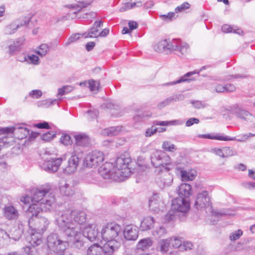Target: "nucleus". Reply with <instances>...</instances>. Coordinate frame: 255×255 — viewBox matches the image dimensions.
<instances>
[{
  "label": "nucleus",
  "instance_id": "obj_39",
  "mask_svg": "<svg viewBox=\"0 0 255 255\" xmlns=\"http://www.w3.org/2000/svg\"><path fill=\"white\" fill-rule=\"evenodd\" d=\"M222 30L225 33L234 32L240 35L243 33L242 29L240 28H236V27L234 28L228 24H224L223 25L222 27Z\"/></svg>",
  "mask_w": 255,
  "mask_h": 255
},
{
  "label": "nucleus",
  "instance_id": "obj_35",
  "mask_svg": "<svg viewBox=\"0 0 255 255\" xmlns=\"http://www.w3.org/2000/svg\"><path fill=\"white\" fill-rule=\"evenodd\" d=\"M154 124L158 126H179L181 125L184 123L183 121L180 120H175L170 121H154Z\"/></svg>",
  "mask_w": 255,
  "mask_h": 255
},
{
  "label": "nucleus",
  "instance_id": "obj_47",
  "mask_svg": "<svg viewBox=\"0 0 255 255\" xmlns=\"http://www.w3.org/2000/svg\"><path fill=\"white\" fill-rule=\"evenodd\" d=\"M82 37H84V35H83V34L81 33H75L71 35L67 42L65 43V45L67 46L72 43L77 41Z\"/></svg>",
  "mask_w": 255,
  "mask_h": 255
},
{
  "label": "nucleus",
  "instance_id": "obj_51",
  "mask_svg": "<svg viewBox=\"0 0 255 255\" xmlns=\"http://www.w3.org/2000/svg\"><path fill=\"white\" fill-rule=\"evenodd\" d=\"M60 142L65 145L71 144L72 141L71 137L68 134H64L61 136L60 139Z\"/></svg>",
  "mask_w": 255,
  "mask_h": 255
},
{
  "label": "nucleus",
  "instance_id": "obj_55",
  "mask_svg": "<svg viewBox=\"0 0 255 255\" xmlns=\"http://www.w3.org/2000/svg\"><path fill=\"white\" fill-rule=\"evenodd\" d=\"M175 15V12H168L167 14L161 15L160 16V17L163 20L170 21L174 17Z\"/></svg>",
  "mask_w": 255,
  "mask_h": 255
},
{
  "label": "nucleus",
  "instance_id": "obj_46",
  "mask_svg": "<svg viewBox=\"0 0 255 255\" xmlns=\"http://www.w3.org/2000/svg\"><path fill=\"white\" fill-rule=\"evenodd\" d=\"M74 90V87L71 85L64 86L58 89L57 96L66 95L71 92Z\"/></svg>",
  "mask_w": 255,
  "mask_h": 255
},
{
  "label": "nucleus",
  "instance_id": "obj_42",
  "mask_svg": "<svg viewBox=\"0 0 255 255\" xmlns=\"http://www.w3.org/2000/svg\"><path fill=\"white\" fill-rule=\"evenodd\" d=\"M23 61L26 62L28 64L38 65L40 63L39 57L33 54L28 55L24 57Z\"/></svg>",
  "mask_w": 255,
  "mask_h": 255
},
{
  "label": "nucleus",
  "instance_id": "obj_27",
  "mask_svg": "<svg viewBox=\"0 0 255 255\" xmlns=\"http://www.w3.org/2000/svg\"><path fill=\"white\" fill-rule=\"evenodd\" d=\"M152 244L153 241L151 238H144L138 241L136 245V248L137 250L144 251L148 249L152 245Z\"/></svg>",
  "mask_w": 255,
  "mask_h": 255
},
{
  "label": "nucleus",
  "instance_id": "obj_56",
  "mask_svg": "<svg viewBox=\"0 0 255 255\" xmlns=\"http://www.w3.org/2000/svg\"><path fill=\"white\" fill-rule=\"evenodd\" d=\"M24 252L27 254V255H35L36 253V250L33 247H30L29 246H26L23 248Z\"/></svg>",
  "mask_w": 255,
  "mask_h": 255
},
{
  "label": "nucleus",
  "instance_id": "obj_16",
  "mask_svg": "<svg viewBox=\"0 0 255 255\" xmlns=\"http://www.w3.org/2000/svg\"><path fill=\"white\" fill-rule=\"evenodd\" d=\"M123 235L125 239L128 241H135L138 236V231L135 226L127 225L123 231Z\"/></svg>",
  "mask_w": 255,
  "mask_h": 255
},
{
  "label": "nucleus",
  "instance_id": "obj_37",
  "mask_svg": "<svg viewBox=\"0 0 255 255\" xmlns=\"http://www.w3.org/2000/svg\"><path fill=\"white\" fill-rule=\"evenodd\" d=\"M24 39L23 38H18L12 44L9 46V49L10 53L19 50L24 43Z\"/></svg>",
  "mask_w": 255,
  "mask_h": 255
},
{
  "label": "nucleus",
  "instance_id": "obj_58",
  "mask_svg": "<svg viewBox=\"0 0 255 255\" xmlns=\"http://www.w3.org/2000/svg\"><path fill=\"white\" fill-rule=\"evenodd\" d=\"M157 132V128L152 126L150 128H148L146 129L145 132V136L146 137H150L153 135Z\"/></svg>",
  "mask_w": 255,
  "mask_h": 255
},
{
  "label": "nucleus",
  "instance_id": "obj_2",
  "mask_svg": "<svg viewBox=\"0 0 255 255\" xmlns=\"http://www.w3.org/2000/svg\"><path fill=\"white\" fill-rule=\"evenodd\" d=\"M52 190L49 183H46L34 189L32 192L31 204L26 210L29 213L34 214L40 212L50 211L55 203V197L49 193Z\"/></svg>",
  "mask_w": 255,
  "mask_h": 255
},
{
  "label": "nucleus",
  "instance_id": "obj_48",
  "mask_svg": "<svg viewBox=\"0 0 255 255\" xmlns=\"http://www.w3.org/2000/svg\"><path fill=\"white\" fill-rule=\"evenodd\" d=\"M224 158L233 156L236 154V152L233 148L229 147H223Z\"/></svg>",
  "mask_w": 255,
  "mask_h": 255
},
{
  "label": "nucleus",
  "instance_id": "obj_19",
  "mask_svg": "<svg viewBox=\"0 0 255 255\" xmlns=\"http://www.w3.org/2000/svg\"><path fill=\"white\" fill-rule=\"evenodd\" d=\"M3 215L8 220H16L19 215L18 210L11 205H6L3 208Z\"/></svg>",
  "mask_w": 255,
  "mask_h": 255
},
{
  "label": "nucleus",
  "instance_id": "obj_33",
  "mask_svg": "<svg viewBox=\"0 0 255 255\" xmlns=\"http://www.w3.org/2000/svg\"><path fill=\"white\" fill-rule=\"evenodd\" d=\"M81 86H86L90 89L91 91L95 92L98 90L99 83L98 81L90 80L80 83Z\"/></svg>",
  "mask_w": 255,
  "mask_h": 255
},
{
  "label": "nucleus",
  "instance_id": "obj_29",
  "mask_svg": "<svg viewBox=\"0 0 255 255\" xmlns=\"http://www.w3.org/2000/svg\"><path fill=\"white\" fill-rule=\"evenodd\" d=\"M200 71L198 70H194L192 72H188L187 73L185 74L183 76L181 77L178 80H177L176 81L172 82H169V83H164L162 85L163 86H170V85H174L176 84L180 83L181 82H185L188 81V79H187V77H189L195 74H199Z\"/></svg>",
  "mask_w": 255,
  "mask_h": 255
},
{
  "label": "nucleus",
  "instance_id": "obj_30",
  "mask_svg": "<svg viewBox=\"0 0 255 255\" xmlns=\"http://www.w3.org/2000/svg\"><path fill=\"white\" fill-rule=\"evenodd\" d=\"M104 253V247L102 248L98 244H94L90 246L87 250V255H101Z\"/></svg>",
  "mask_w": 255,
  "mask_h": 255
},
{
  "label": "nucleus",
  "instance_id": "obj_41",
  "mask_svg": "<svg viewBox=\"0 0 255 255\" xmlns=\"http://www.w3.org/2000/svg\"><path fill=\"white\" fill-rule=\"evenodd\" d=\"M166 234L167 230L163 226L156 227L152 231L153 236L158 238L163 237L166 235Z\"/></svg>",
  "mask_w": 255,
  "mask_h": 255
},
{
  "label": "nucleus",
  "instance_id": "obj_10",
  "mask_svg": "<svg viewBox=\"0 0 255 255\" xmlns=\"http://www.w3.org/2000/svg\"><path fill=\"white\" fill-rule=\"evenodd\" d=\"M170 170L161 169H156L157 173V182L162 188H165L171 185L173 182L172 175L169 173Z\"/></svg>",
  "mask_w": 255,
  "mask_h": 255
},
{
  "label": "nucleus",
  "instance_id": "obj_20",
  "mask_svg": "<svg viewBox=\"0 0 255 255\" xmlns=\"http://www.w3.org/2000/svg\"><path fill=\"white\" fill-rule=\"evenodd\" d=\"M0 131L3 133L11 134L14 132H20L22 133V135L19 137V138H23L26 137L29 134V130L27 128L22 127H6L2 128L0 129Z\"/></svg>",
  "mask_w": 255,
  "mask_h": 255
},
{
  "label": "nucleus",
  "instance_id": "obj_45",
  "mask_svg": "<svg viewBox=\"0 0 255 255\" xmlns=\"http://www.w3.org/2000/svg\"><path fill=\"white\" fill-rule=\"evenodd\" d=\"M162 148L164 150L169 152H174L176 150L175 145L168 141H164L162 144Z\"/></svg>",
  "mask_w": 255,
  "mask_h": 255
},
{
  "label": "nucleus",
  "instance_id": "obj_8",
  "mask_svg": "<svg viewBox=\"0 0 255 255\" xmlns=\"http://www.w3.org/2000/svg\"><path fill=\"white\" fill-rule=\"evenodd\" d=\"M67 240H61L57 234H52L47 238V246L48 248L57 254L62 253L68 246V243L73 244L68 241V236Z\"/></svg>",
  "mask_w": 255,
  "mask_h": 255
},
{
  "label": "nucleus",
  "instance_id": "obj_4",
  "mask_svg": "<svg viewBox=\"0 0 255 255\" xmlns=\"http://www.w3.org/2000/svg\"><path fill=\"white\" fill-rule=\"evenodd\" d=\"M153 48L159 53L178 51L182 55H186L189 51L188 44L179 39H173L171 41L166 39L161 40L154 45Z\"/></svg>",
  "mask_w": 255,
  "mask_h": 255
},
{
  "label": "nucleus",
  "instance_id": "obj_49",
  "mask_svg": "<svg viewBox=\"0 0 255 255\" xmlns=\"http://www.w3.org/2000/svg\"><path fill=\"white\" fill-rule=\"evenodd\" d=\"M190 7V4L187 2H184L181 5L177 6L175 8V12L178 13L185 11V10L189 8Z\"/></svg>",
  "mask_w": 255,
  "mask_h": 255
},
{
  "label": "nucleus",
  "instance_id": "obj_22",
  "mask_svg": "<svg viewBox=\"0 0 255 255\" xmlns=\"http://www.w3.org/2000/svg\"><path fill=\"white\" fill-rule=\"evenodd\" d=\"M178 194L179 197L188 199L192 194V188L189 184L182 183L178 187Z\"/></svg>",
  "mask_w": 255,
  "mask_h": 255
},
{
  "label": "nucleus",
  "instance_id": "obj_31",
  "mask_svg": "<svg viewBox=\"0 0 255 255\" xmlns=\"http://www.w3.org/2000/svg\"><path fill=\"white\" fill-rule=\"evenodd\" d=\"M181 177L182 181H192L196 176V172L195 170H191L186 171L181 170L180 171Z\"/></svg>",
  "mask_w": 255,
  "mask_h": 255
},
{
  "label": "nucleus",
  "instance_id": "obj_40",
  "mask_svg": "<svg viewBox=\"0 0 255 255\" xmlns=\"http://www.w3.org/2000/svg\"><path fill=\"white\" fill-rule=\"evenodd\" d=\"M237 116L242 120L248 121L251 120L252 115L247 111L240 110L237 112Z\"/></svg>",
  "mask_w": 255,
  "mask_h": 255
},
{
  "label": "nucleus",
  "instance_id": "obj_54",
  "mask_svg": "<svg viewBox=\"0 0 255 255\" xmlns=\"http://www.w3.org/2000/svg\"><path fill=\"white\" fill-rule=\"evenodd\" d=\"M22 234V231L19 228L15 229L11 238L15 241L18 240Z\"/></svg>",
  "mask_w": 255,
  "mask_h": 255
},
{
  "label": "nucleus",
  "instance_id": "obj_6",
  "mask_svg": "<svg viewBox=\"0 0 255 255\" xmlns=\"http://www.w3.org/2000/svg\"><path fill=\"white\" fill-rule=\"evenodd\" d=\"M130 162L131 158L128 154H122L117 158L114 167L119 180H124L129 176L128 165Z\"/></svg>",
  "mask_w": 255,
  "mask_h": 255
},
{
  "label": "nucleus",
  "instance_id": "obj_7",
  "mask_svg": "<svg viewBox=\"0 0 255 255\" xmlns=\"http://www.w3.org/2000/svg\"><path fill=\"white\" fill-rule=\"evenodd\" d=\"M26 213L29 218L28 225L32 231L42 233L47 229L49 222L45 217H38V215L39 213H36L34 214L32 213H29L26 211Z\"/></svg>",
  "mask_w": 255,
  "mask_h": 255
},
{
  "label": "nucleus",
  "instance_id": "obj_17",
  "mask_svg": "<svg viewBox=\"0 0 255 255\" xmlns=\"http://www.w3.org/2000/svg\"><path fill=\"white\" fill-rule=\"evenodd\" d=\"M83 240L85 238H87L89 241H94L98 235V229L95 225H89L84 228L83 234ZM84 241H83V243Z\"/></svg>",
  "mask_w": 255,
  "mask_h": 255
},
{
  "label": "nucleus",
  "instance_id": "obj_18",
  "mask_svg": "<svg viewBox=\"0 0 255 255\" xmlns=\"http://www.w3.org/2000/svg\"><path fill=\"white\" fill-rule=\"evenodd\" d=\"M59 190L61 194L65 196H70L74 193V186L63 179L59 182Z\"/></svg>",
  "mask_w": 255,
  "mask_h": 255
},
{
  "label": "nucleus",
  "instance_id": "obj_11",
  "mask_svg": "<svg viewBox=\"0 0 255 255\" xmlns=\"http://www.w3.org/2000/svg\"><path fill=\"white\" fill-rule=\"evenodd\" d=\"M99 174L105 179L119 180L114 166L110 162H106L102 164L98 169Z\"/></svg>",
  "mask_w": 255,
  "mask_h": 255
},
{
  "label": "nucleus",
  "instance_id": "obj_57",
  "mask_svg": "<svg viewBox=\"0 0 255 255\" xmlns=\"http://www.w3.org/2000/svg\"><path fill=\"white\" fill-rule=\"evenodd\" d=\"M169 98V100L168 101H170L171 103L182 101L184 99V96L182 94H177L175 95H173Z\"/></svg>",
  "mask_w": 255,
  "mask_h": 255
},
{
  "label": "nucleus",
  "instance_id": "obj_60",
  "mask_svg": "<svg viewBox=\"0 0 255 255\" xmlns=\"http://www.w3.org/2000/svg\"><path fill=\"white\" fill-rule=\"evenodd\" d=\"M199 123V119L195 118H191L189 119L186 123V127H190L193 124H198Z\"/></svg>",
  "mask_w": 255,
  "mask_h": 255
},
{
  "label": "nucleus",
  "instance_id": "obj_43",
  "mask_svg": "<svg viewBox=\"0 0 255 255\" xmlns=\"http://www.w3.org/2000/svg\"><path fill=\"white\" fill-rule=\"evenodd\" d=\"M170 242V245L174 248H178L180 250V246L182 244V238L179 237H173L169 239Z\"/></svg>",
  "mask_w": 255,
  "mask_h": 255
},
{
  "label": "nucleus",
  "instance_id": "obj_12",
  "mask_svg": "<svg viewBox=\"0 0 255 255\" xmlns=\"http://www.w3.org/2000/svg\"><path fill=\"white\" fill-rule=\"evenodd\" d=\"M62 162L61 158H46L41 165V168L49 173L57 172Z\"/></svg>",
  "mask_w": 255,
  "mask_h": 255
},
{
  "label": "nucleus",
  "instance_id": "obj_24",
  "mask_svg": "<svg viewBox=\"0 0 255 255\" xmlns=\"http://www.w3.org/2000/svg\"><path fill=\"white\" fill-rule=\"evenodd\" d=\"M75 144L81 146H88L90 142L89 136L84 133H81L74 135Z\"/></svg>",
  "mask_w": 255,
  "mask_h": 255
},
{
  "label": "nucleus",
  "instance_id": "obj_23",
  "mask_svg": "<svg viewBox=\"0 0 255 255\" xmlns=\"http://www.w3.org/2000/svg\"><path fill=\"white\" fill-rule=\"evenodd\" d=\"M103 26L102 21H96L95 22L93 26L89 30L88 33H83L85 38L97 37L98 36V32L99 31V28Z\"/></svg>",
  "mask_w": 255,
  "mask_h": 255
},
{
  "label": "nucleus",
  "instance_id": "obj_61",
  "mask_svg": "<svg viewBox=\"0 0 255 255\" xmlns=\"http://www.w3.org/2000/svg\"><path fill=\"white\" fill-rule=\"evenodd\" d=\"M212 152L216 155L224 158L223 147L221 148H215L212 149Z\"/></svg>",
  "mask_w": 255,
  "mask_h": 255
},
{
  "label": "nucleus",
  "instance_id": "obj_9",
  "mask_svg": "<svg viewBox=\"0 0 255 255\" xmlns=\"http://www.w3.org/2000/svg\"><path fill=\"white\" fill-rule=\"evenodd\" d=\"M104 159L105 155L103 152L94 150L86 155L84 164L89 168H95L104 161Z\"/></svg>",
  "mask_w": 255,
  "mask_h": 255
},
{
  "label": "nucleus",
  "instance_id": "obj_52",
  "mask_svg": "<svg viewBox=\"0 0 255 255\" xmlns=\"http://www.w3.org/2000/svg\"><path fill=\"white\" fill-rule=\"evenodd\" d=\"M193 244L191 242L189 241L182 242L181 246L180 248V251L183 252L184 251L190 250L192 249Z\"/></svg>",
  "mask_w": 255,
  "mask_h": 255
},
{
  "label": "nucleus",
  "instance_id": "obj_3",
  "mask_svg": "<svg viewBox=\"0 0 255 255\" xmlns=\"http://www.w3.org/2000/svg\"><path fill=\"white\" fill-rule=\"evenodd\" d=\"M122 229L120 225L115 223H110L103 226L101 231L102 239L107 241L104 245V253L108 255L117 251L121 245Z\"/></svg>",
  "mask_w": 255,
  "mask_h": 255
},
{
  "label": "nucleus",
  "instance_id": "obj_21",
  "mask_svg": "<svg viewBox=\"0 0 255 255\" xmlns=\"http://www.w3.org/2000/svg\"><path fill=\"white\" fill-rule=\"evenodd\" d=\"M79 158L76 155H72L68 159V165L64 169V173L68 174L74 173L79 164Z\"/></svg>",
  "mask_w": 255,
  "mask_h": 255
},
{
  "label": "nucleus",
  "instance_id": "obj_32",
  "mask_svg": "<svg viewBox=\"0 0 255 255\" xmlns=\"http://www.w3.org/2000/svg\"><path fill=\"white\" fill-rule=\"evenodd\" d=\"M122 130L121 127H112L105 128L101 131L103 135L113 136L117 135Z\"/></svg>",
  "mask_w": 255,
  "mask_h": 255
},
{
  "label": "nucleus",
  "instance_id": "obj_53",
  "mask_svg": "<svg viewBox=\"0 0 255 255\" xmlns=\"http://www.w3.org/2000/svg\"><path fill=\"white\" fill-rule=\"evenodd\" d=\"M29 96L34 99H38L42 96V92L39 90H34L29 93Z\"/></svg>",
  "mask_w": 255,
  "mask_h": 255
},
{
  "label": "nucleus",
  "instance_id": "obj_1",
  "mask_svg": "<svg viewBox=\"0 0 255 255\" xmlns=\"http://www.w3.org/2000/svg\"><path fill=\"white\" fill-rule=\"evenodd\" d=\"M86 215L83 211L67 210L60 212L56 223L61 230L68 236V241L78 249L83 246V236L80 225L86 221Z\"/></svg>",
  "mask_w": 255,
  "mask_h": 255
},
{
  "label": "nucleus",
  "instance_id": "obj_63",
  "mask_svg": "<svg viewBox=\"0 0 255 255\" xmlns=\"http://www.w3.org/2000/svg\"><path fill=\"white\" fill-rule=\"evenodd\" d=\"M214 91L217 93H225L224 85L217 84L214 87Z\"/></svg>",
  "mask_w": 255,
  "mask_h": 255
},
{
  "label": "nucleus",
  "instance_id": "obj_38",
  "mask_svg": "<svg viewBox=\"0 0 255 255\" xmlns=\"http://www.w3.org/2000/svg\"><path fill=\"white\" fill-rule=\"evenodd\" d=\"M49 51V47L47 44L44 43L41 44L38 48H37L35 52L41 57L45 56Z\"/></svg>",
  "mask_w": 255,
  "mask_h": 255
},
{
  "label": "nucleus",
  "instance_id": "obj_15",
  "mask_svg": "<svg viewBox=\"0 0 255 255\" xmlns=\"http://www.w3.org/2000/svg\"><path fill=\"white\" fill-rule=\"evenodd\" d=\"M210 205V198L208 193L204 191L198 194L194 206L198 210L205 208Z\"/></svg>",
  "mask_w": 255,
  "mask_h": 255
},
{
  "label": "nucleus",
  "instance_id": "obj_59",
  "mask_svg": "<svg viewBox=\"0 0 255 255\" xmlns=\"http://www.w3.org/2000/svg\"><path fill=\"white\" fill-rule=\"evenodd\" d=\"M225 92H233L235 91L236 88L235 86L233 84H227L224 85Z\"/></svg>",
  "mask_w": 255,
  "mask_h": 255
},
{
  "label": "nucleus",
  "instance_id": "obj_44",
  "mask_svg": "<svg viewBox=\"0 0 255 255\" xmlns=\"http://www.w3.org/2000/svg\"><path fill=\"white\" fill-rule=\"evenodd\" d=\"M140 4V2L132 3L127 2L123 4L120 8V10L121 12H124L134 7L139 6L141 5Z\"/></svg>",
  "mask_w": 255,
  "mask_h": 255
},
{
  "label": "nucleus",
  "instance_id": "obj_13",
  "mask_svg": "<svg viewBox=\"0 0 255 255\" xmlns=\"http://www.w3.org/2000/svg\"><path fill=\"white\" fill-rule=\"evenodd\" d=\"M190 204L187 199L178 197L172 200V209L178 212L185 213L190 209Z\"/></svg>",
  "mask_w": 255,
  "mask_h": 255
},
{
  "label": "nucleus",
  "instance_id": "obj_28",
  "mask_svg": "<svg viewBox=\"0 0 255 255\" xmlns=\"http://www.w3.org/2000/svg\"><path fill=\"white\" fill-rule=\"evenodd\" d=\"M200 138H208L211 139H216L223 141H229L232 140V139L228 137L227 136L224 135H221L219 134H199L198 136Z\"/></svg>",
  "mask_w": 255,
  "mask_h": 255
},
{
  "label": "nucleus",
  "instance_id": "obj_5",
  "mask_svg": "<svg viewBox=\"0 0 255 255\" xmlns=\"http://www.w3.org/2000/svg\"><path fill=\"white\" fill-rule=\"evenodd\" d=\"M150 160L152 165L156 169L171 170L174 167L170 156L160 150H155L152 152Z\"/></svg>",
  "mask_w": 255,
  "mask_h": 255
},
{
  "label": "nucleus",
  "instance_id": "obj_64",
  "mask_svg": "<svg viewBox=\"0 0 255 255\" xmlns=\"http://www.w3.org/2000/svg\"><path fill=\"white\" fill-rule=\"evenodd\" d=\"M98 115V112L96 110H94L92 111H89L88 112L87 116H88L89 118L91 119H94L96 118Z\"/></svg>",
  "mask_w": 255,
  "mask_h": 255
},
{
  "label": "nucleus",
  "instance_id": "obj_26",
  "mask_svg": "<svg viewBox=\"0 0 255 255\" xmlns=\"http://www.w3.org/2000/svg\"><path fill=\"white\" fill-rule=\"evenodd\" d=\"M41 238V233L31 230L29 242L32 247H35L40 245L42 243Z\"/></svg>",
  "mask_w": 255,
  "mask_h": 255
},
{
  "label": "nucleus",
  "instance_id": "obj_25",
  "mask_svg": "<svg viewBox=\"0 0 255 255\" xmlns=\"http://www.w3.org/2000/svg\"><path fill=\"white\" fill-rule=\"evenodd\" d=\"M155 220L153 217L147 216L143 218L141 221L140 228L142 231L151 229L154 225Z\"/></svg>",
  "mask_w": 255,
  "mask_h": 255
},
{
  "label": "nucleus",
  "instance_id": "obj_62",
  "mask_svg": "<svg viewBox=\"0 0 255 255\" xmlns=\"http://www.w3.org/2000/svg\"><path fill=\"white\" fill-rule=\"evenodd\" d=\"M168 100H169V98L165 99L162 102L159 103L157 105V108L159 109H161L170 104L171 102L170 101H168Z\"/></svg>",
  "mask_w": 255,
  "mask_h": 255
},
{
  "label": "nucleus",
  "instance_id": "obj_50",
  "mask_svg": "<svg viewBox=\"0 0 255 255\" xmlns=\"http://www.w3.org/2000/svg\"><path fill=\"white\" fill-rule=\"evenodd\" d=\"M243 231L239 229L237 231H236L233 232L230 235V239L231 241H235L238 240L243 235Z\"/></svg>",
  "mask_w": 255,
  "mask_h": 255
},
{
  "label": "nucleus",
  "instance_id": "obj_36",
  "mask_svg": "<svg viewBox=\"0 0 255 255\" xmlns=\"http://www.w3.org/2000/svg\"><path fill=\"white\" fill-rule=\"evenodd\" d=\"M170 242L169 239H162L158 243L159 251L163 254L167 253L169 250Z\"/></svg>",
  "mask_w": 255,
  "mask_h": 255
},
{
  "label": "nucleus",
  "instance_id": "obj_14",
  "mask_svg": "<svg viewBox=\"0 0 255 255\" xmlns=\"http://www.w3.org/2000/svg\"><path fill=\"white\" fill-rule=\"evenodd\" d=\"M164 204L158 194H153L149 201L150 210L154 213H159L164 208Z\"/></svg>",
  "mask_w": 255,
  "mask_h": 255
},
{
  "label": "nucleus",
  "instance_id": "obj_34",
  "mask_svg": "<svg viewBox=\"0 0 255 255\" xmlns=\"http://www.w3.org/2000/svg\"><path fill=\"white\" fill-rule=\"evenodd\" d=\"M28 21V20L27 21H24L23 23H21L20 24L16 22L12 23L6 27L5 30V33L7 34H11L20 26L26 25Z\"/></svg>",
  "mask_w": 255,
  "mask_h": 255
}]
</instances>
